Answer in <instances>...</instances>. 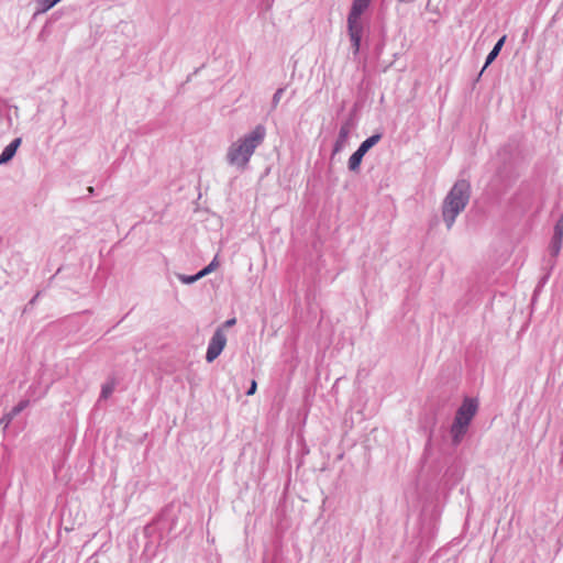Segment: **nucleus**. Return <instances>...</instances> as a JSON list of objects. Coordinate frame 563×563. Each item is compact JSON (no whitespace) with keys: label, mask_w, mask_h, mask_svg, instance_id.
Segmentation results:
<instances>
[{"label":"nucleus","mask_w":563,"mask_h":563,"mask_svg":"<svg viewBox=\"0 0 563 563\" xmlns=\"http://www.w3.org/2000/svg\"><path fill=\"white\" fill-rule=\"evenodd\" d=\"M177 278L186 285L194 284L197 280L201 279L200 273L198 272L195 275H185V274H177Z\"/></svg>","instance_id":"obj_15"},{"label":"nucleus","mask_w":563,"mask_h":563,"mask_svg":"<svg viewBox=\"0 0 563 563\" xmlns=\"http://www.w3.org/2000/svg\"><path fill=\"white\" fill-rule=\"evenodd\" d=\"M471 198V185L465 179L457 180L442 202V218L450 230L457 216L466 208Z\"/></svg>","instance_id":"obj_2"},{"label":"nucleus","mask_w":563,"mask_h":563,"mask_svg":"<svg viewBox=\"0 0 563 563\" xmlns=\"http://www.w3.org/2000/svg\"><path fill=\"white\" fill-rule=\"evenodd\" d=\"M553 233L555 235H563V214L558 219L553 229Z\"/></svg>","instance_id":"obj_20"},{"label":"nucleus","mask_w":563,"mask_h":563,"mask_svg":"<svg viewBox=\"0 0 563 563\" xmlns=\"http://www.w3.org/2000/svg\"><path fill=\"white\" fill-rule=\"evenodd\" d=\"M364 153L361 152L358 148L350 156L347 162V167L351 172H358L362 159L364 157Z\"/></svg>","instance_id":"obj_9"},{"label":"nucleus","mask_w":563,"mask_h":563,"mask_svg":"<svg viewBox=\"0 0 563 563\" xmlns=\"http://www.w3.org/2000/svg\"><path fill=\"white\" fill-rule=\"evenodd\" d=\"M13 418L10 416V413H5L0 418V428L3 429V431L9 427Z\"/></svg>","instance_id":"obj_19"},{"label":"nucleus","mask_w":563,"mask_h":563,"mask_svg":"<svg viewBox=\"0 0 563 563\" xmlns=\"http://www.w3.org/2000/svg\"><path fill=\"white\" fill-rule=\"evenodd\" d=\"M380 133L373 134L361 143L358 150L366 154L373 146H375L380 141Z\"/></svg>","instance_id":"obj_11"},{"label":"nucleus","mask_w":563,"mask_h":563,"mask_svg":"<svg viewBox=\"0 0 563 563\" xmlns=\"http://www.w3.org/2000/svg\"><path fill=\"white\" fill-rule=\"evenodd\" d=\"M371 1L372 0H353L346 23L364 24L362 15L369 8Z\"/></svg>","instance_id":"obj_5"},{"label":"nucleus","mask_w":563,"mask_h":563,"mask_svg":"<svg viewBox=\"0 0 563 563\" xmlns=\"http://www.w3.org/2000/svg\"><path fill=\"white\" fill-rule=\"evenodd\" d=\"M117 382L114 378L108 379L101 386L100 399H108L115 389Z\"/></svg>","instance_id":"obj_13"},{"label":"nucleus","mask_w":563,"mask_h":563,"mask_svg":"<svg viewBox=\"0 0 563 563\" xmlns=\"http://www.w3.org/2000/svg\"><path fill=\"white\" fill-rule=\"evenodd\" d=\"M265 136L266 128L263 124H257L251 132L233 142L227 151L228 164L240 170L246 169L252 155L263 144Z\"/></svg>","instance_id":"obj_1"},{"label":"nucleus","mask_w":563,"mask_h":563,"mask_svg":"<svg viewBox=\"0 0 563 563\" xmlns=\"http://www.w3.org/2000/svg\"><path fill=\"white\" fill-rule=\"evenodd\" d=\"M347 135H349V130L346 126H341L340 131H339V136L334 143V147H333V153H338L340 152L345 142H346V139H347Z\"/></svg>","instance_id":"obj_12"},{"label":"nucleus","mask_w":563,"mask_h":563,"mask_svg":"<svg viewBox=\"0 0 563 563\" xmlns=\"http://www.w3.org/2000/svg\"><path fill=\"white\" fill-rule=\"evenodd\" d=\"M478 409V402L474 398L466 397L456 410L454 421L450 428L452 444L459 445L467 432L468 426Z\"/></svg>","instance_id":"obj_3"},{"label":"nucleus","mask_w":563,"mask_h":563,"mask_svg":"<svg viewBox=\"0 0 563 563\" xmlns=\"http://www.w3.org/2000/svg\"><path fill=\"white\" fill-rule=\"evenodd\" d=\"M21 137H16L3 148L2 153L0 154V165L7 164L14 157L19 146L21 145Z\"/></svg>","instance_id":"obj_7"},{"label":"nucleus","mask_w":563,"mask_h":563,"mask_svg":"<svg viewBox=\"0 0 563 563\" xmlns=\"http://www.w3.org/2000/svg\"><path fill=\"white\" fill-rule=\"evenodd\" d=\"M165 516V514H162L158 518V522H161L163 520V517Z\"/></svg>","instance_id":"obj_24"},{"label":"nucleus","mask_w":563,"mask_h":563,"mask_svg":"<svg viewBox=\"0 0 563 563\" xmlns=\"http://www.w3.org/2000/svg\"><path fill=\"white\" fill-rule=\"evenodd\" d=\"M562 245H563V235H555L553 233L552 239L550 241V245H549V252L552 257L555 258L560 254Z\"/></svg>","instance_id":"obj_10"},{"label":"nucleus","mask_w":563,"mask_h":563,"mask_svg":"<svg viewBox=\"0 0 563 563\" xmlns=\"http://www.w3.org/2000/svg\"><path fill=\"white\" fill-rule=\"evenodd\" d=\"M29 406V400H21L16 406H14L10 411V416L12 418L16 417Z\"/></svg>","instance_id":"obj_16"},{"label":"nucleus","mask_w":563,"mask_h":563,"mask_svg":"<svg viewBox=\"0 0 563 563\" xmlns=\"http://www.w3.org/2000/svg\"><path fill=\"white\" fill-rule=\"evenodd\" d=\"M365 24L347 23V34L351 41L353 55L356 56L361 49V41Z\"/></svg>","instance_id":"obj_6"},{"label":"nucleus","mask_w":563,"mask_h":563,"mask_svg":"<svg viewBox=\"0 0 563 563\" xmlns=\"http://www.w3.org/2000/svg\"><path fill=\"white\" fill-rule=\"evenodd\" d=\"M505 41H506V35L500 37L497 41V43L494 45L493 49L488 53V55L486 57L485 65L482 68L479 76L497 58V56L499 55V53H500V51H501V48H503V46L505 44Z\"/></svg>","instance_id":"obj_8"},{"label":"nucleus","mask_w":563,"mask_h":563,"mask_svg":"<svg viewBox=\"0 0 563 563\" xmlns=\"http://www.w3.org/2000/svg\"><path fill=\"white\" fill-rule=\"evenodd\" d=\"M62 0H37V13H44L52 9L55 4L60 2Z\"/></svg>","instance_id":"obj_14"},{"label":"nucleus","mask_w":563,"mask_h":563,"mask_svg":"<svg viewBox=\"0 0 563 563\" xmlns=\"http://www.w3.org/2000/svg\"><path fill=\"white\" fill-rule=\"evenodd\" d=\"M227 344V335L221 328H218L212 334L206 353V361L213 362L223 351Z\"/></svg>","instance_id":"obj_4"},{"label":"nucleus","mask_w":563,"mask_h":563,"mask_svg":"<svg viewBox=\"0 0 563 563\" xmlns=\"http://www.w3.org/2000/svg\"><path fill=\"white\" fill-rule=\"evenodd\" d=\"M233 324H235V319H234V318L229 319V320H227V321H225V325H227V327H231V325H233Z\"/></svg>","instance_id":"obj_22"},{"label":"nucleus","mask_w":563,"mask_h":563,"mask_svg":"<svg viewBox=\"0 0 563 563\" xmlns=\"http://www.w3.org/2000/svg\"><path fill=\"white\" fill-rule=\"evenodd\" d=\"M218 267L217 257H214L206 267L199 271L201 278L212 273Z\"/></svg>","instance_id":"obj_17"},{"label":"nucleus","mask_w":563,"mask_h":563,"mask_svg":"<svg viewBox=\"0 0 563 563\" xmlns=\"http://www.w3.org/2000/svg\"><path fill=\"white\" fill-rule=\"evenodd\" d=\"M285 91V88H278L275 93L273 95V98H272V109H276L282 97H283V93Z\"/></svg>","instance_id":"obj_18"},{"label":"nucleus","mask_w":563,"mask_h":563,"mask_svg":"<svg viewBox=\"0 0 563 563\" xmlns=\"http://www.w3.org/2000/svg\"><path fill=\"white\" fill-rule=\"evenodd\" d=\"M256 389H257V384H256V382L253 379V380L251 382V385H250L249 389L246 390V395H247V396L254 395V394L256 393Z\"/></svg>","instance_id":"obj_21"},{"label":"nucleus","mask_w":563,"mask_h":563,"mask_svg":"<svg viewBox=\"0 0 563 563\" xmlns=\"http://www.w3.org/2000/svg\"><path fill=\"white\" fill-rule=\"evenodd\" d=\"M87 190H88L89 195H92V194L95 192V189H93V187H91V186H90V187H88V188H87Z\"/></svg>","instance_id":"obj_23"}]
</instances>
